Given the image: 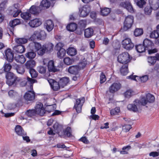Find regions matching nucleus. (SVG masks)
I'll return each mask as SVG.
<instances>
[{"label": "nucleus", "mask_w": 159, "mask_h": 159, "mask_svg": "<svg viewBox=\"0 0 159 159\" xmlns=\"http://www.w3.org/2000/svg\"><path fill=\"white\" fill-rule=\"evenodd\" d=\"M155 97L152 94L148 93L146 95V97H141L139 99H136L133 102V104L128 105L127 108L134 112L139 111L142 110V106H145L148 103H152L155 101Z\"/></svg>", "instance_id": "1"}, {"label": "nucleus", "mask_w": 159, "mask_h": 159, "mask_svg": "<svg viewBox=\"0 0 159 159\" xmlns=\"http://www.w3.org/2000/svg\"><path fill=\"white\" fill-rule=\"evenodd\" d=\"M27 80L28 83L30 84V88H26L28 91L25 93L24 98L27 102H31L34 100L35 98V93L33 90V84L37 82V81L29 77L27 78Z\"/></svg>", "instance_id": "2"}, {"label": "nucleus", "mask_w": 159, "mask_h": 159, "mask_svg": "<svg viewBox=\"0 0 159 159\" xmlns=\"http://www.w3.org/2000/svg\"><path fill=\"white\" fill-rule=\"evenodd\" d=\"M46 37L45 32L43 30L35 31L30 37V39L31 40H34L36 39L43 40Z\"/></svg>", "instance_id": "3"}, {"label": "nucleus", "mask_w": 159, "mask_h": 159, "mask_svg": "<svg viewBox=\"0 0 159 159\" xmlns=\"http://www.w3.org/2000/svg\"><path fill=\"white\" fill-rule=\"evenodd\" d=\"M131 59V57L130 56L128 53L124 52L119 55L117 60L120 63L127 64V63L130 61Z\"/></svg>", "instance_id": "4"}, {"label": "nucleus", "mask_w": 159, "mask_h": 159, "mask_svg": "<svg viewBox=\"0 0 159 159\" xmlns=\"http://www.w3.org/2000/svg\"><path fill=\"white\" fill-rule=\"evenodd\" d=\"M143 45L146 50L148 51L149 54L155 53L157 51V49H152L153 44L151 41L148 39H145L144 40Z\"/></svg>", "instance_id": "5"}, {"label": "nucleus", "mask_w": 159, "mask_h": 159, "mask_svg": "<svg viewBox=\"0 0 159 159\" xmlns=\"http://www.w3.org/2000/svg\"><path fill=\"white\" fill-rule=\"evenodd\" d=\"M54 45L51 43H48L43 45L42 49L38 52V55L41 56L43 55L45 52L50 53L53 50Z\"/></svg>", "instance_id": "6"}, {"label": "nucleus", "mask_w": 159, "mask_h": 159, "mask_svg": "<svg viewBox=\"0 0 159 159\" xmlns=\"http://www.w3.org/2000/svg\"><path fill=\"white\" fill-rule=\"evenodd\" d=\"M91 11V7L88 5H84L79 8V15L80 17L84 18L88 16Z\"/></svg>", "instance_id": "7"}, {"label": "nucleus", "mask_w": 159, "mask_h": 159, "mask_svg": "<svg viewBox=\"0 0 159 159\" xmlns=\"http://www.w3.org/2000/svg\"><path fill=\"white\" fill-rule=\"evenodd\" d=\"M134 22V17L132 16H128L126 17L124 22L123 29L126 31L130 28Z\"/></svg>", "instance_id": "8"}, {"label": "nucleus", "mask_w": 159, "mask_h": 159, "mask_svg": "<svg viewBox=\"0 0 159 159\" xmlns=\"http://www.w3.org/2000/svg\"><path fill=\"white\" fill-rule=\"evenodd\" d=\"M85 101L84 98H80L77 99L76 100L75 103V104L74 108H75L78 113L81 112L82 107Z\"/></svg>", "instance_id": "9"}, {"label": "nucleus", "mask_w": 159, "mask_h": 159, "mask_svg": "<svg viewBox=\"0 0 159 159\" xmlns=\"http://www.w3.org/2000/svg\"><path fill=\"white\" fill-rule=\"evenodd\" d=\"M122 44L123 47L127 50H131L134 46V44L129 38H127L123 40L122 42Z\"/></svg>", "instance_id": "10"}, {"label": "nucleus", "mask_w": 159, "mask_h": 159, "mask_svg": "<svg viewBox=\"0 0 159 159\" xmlns=\"http://www.w3.org/2000/svg\"><path fill=\"white\" fill-rule=\"evenodd\" d=\"M35 111L37 115L43 116L45 113V110L43 107V104L40 103H37L35 107Z\"/></svg>", "instance_id": "11"}, {"label": "nucleus", "mask_w": 159, "mask_h": 159, "mask_svg": "<svg viewBox=\"0 0 159 159\" xmlns=\"http://www.w3.org/2000/svg\"><path fill=\"white\" fill-rule=\"evenodd\" d=\"M120 6L121 7L126 8L129 12L131 13L134 12V10L131 4L128 1L122 2L120 3Z\"/></svg>", "instance_id": "12"}, {"label": "nucleus", "mask_w": 159, "mask_h": 159, "mask_svg": "<svg viewBox=\"0 0 159 159\" xmlns=\"http://www.w3.org/2000/svg\"><path fill=\"white\" fill-rule=\"evenodd\" d=\"M20 23V21L19 19H15L10 21L8 28L10 30V31L13 33L14 27L19 25Z\"/></svg>", "instance_id": "13"}, {"label": "nucleus", "mask_w": 159, "mask_h": 159, "mask_svg": "<svg viewBox=\"0 0 159 159\" xmlns=\"http://www.w3.org/2000/svg\"><path fill=\"white\" fill-rule=\"evenodd\" d=\"M48 81L54 91H57L61 88L59 82H58L54 80L49 79L48 80Z\"/></svg>", "instance_id": "14"}, {"label": "nucleus", "mask_w": 159, "mask_h": 159, "mask_svg": "<svg viewBox=\"0 0 159 159\" xmlns=\"http://www.w3.org/2000/svg\"><path fill=\"white\" fill-rule=\"evenodd\" d=\"M30 48L33 50H35L37 51L38 54L39 52L42 49V47L41 44L39 43L36 42H32L29 45Z\"/></svg>", "instance_id": "15"}, {"label": "nucleus", "mask_w": 159, "mask_h": 159, "mask_svg": "<svg viewBox=\"0 0 159 159\" xmlns=\"http://www.w3.org/2000/svg\"><path fill=\"white\" fill-rule=\"evenodd\" d=\"M127 79H130L132 80L137 81V79H139L142 82H146L148 79V75H144L141 77H139L136 75H130L126 77Z\"/></svg>", "instance_id": "16"}, {"label": "nucleus", "mask_w": 159, "mask_h": 159, "mask_svg": "<svg viewBox=\"0 0 159 159\" xmlns=\"http://www.w3.org/2000/svg\"><path fill=\"white\" fill-rule=\"evenodd\" d=\"M157 60H159V54H157L156 57H149L147 58L148 62L150 66H153Z\"/></svg>", "instance_id": "17"}, {"label": "nucleus", "mask_w": 159, "mask_h": 159, "mask_svg": "<svg viewBox=\"0 0 159 159\" xmlns=\"http://www.w3.org/2000/svg\"><path fill=\"white\" fill-rule=\"evenodd\" d=\"M29 24L30 26L33 28L39 26L41 24V21L38 19H35L30 21Z\"/></svg>", "instance_id": "18"}, {"label": "nucleus", "mask_w": 159, "mask_h": 159, "mask_svg": "<svg viewBox=\"0 0 159 159\" xmlns=\"http://www.w3.org/2000/svg\"><path fill=\"white\" fill-rule=\"evenodd\" d=\"M5 55L7 61L9 62H12L13 59L14 55L11 50L10 49H7L6 51Z\"/></svg>", "instance_id": "19"}, {"label": "nucleus", "mask_w": 159, "mask_h": 159, "mask_svg": "<svg viewBox=\"0 0 159 159\" xmlns=\"http://www.w3.org/2000/svg\"><path fill=\"white\" fill-rule=\"evenodd\" d=\"M18 7V4L14 5V7H13L12 9L11 10V14L12 15L13 17H16L21 12V11L17 8Z\"/></svg>", "instance_id": "20"}, {"label": "nucleus", "mask_w": 159, "mask_h": 159, "mask_svg": "<svg viewBox=\"0 0 159 159\" xmlns=\"http://www.w3.org/2000/svg\"><path fill=\"white\" fill-rule=\"evenodd\" d=\"M79 69V67L77 65L71 66L68 68V71L71 74L76 75L78 74L80 71Z\"/></svg>", "instance_id": "21"}, {"label": "nucleus", "mask_w": 159, "mask_h": 159, "mask_svg": "<svg viewBox=\"0 0 159 159\" xmlns=\"http://www.w3.org/2000/svg\"><path fill=\"white\" fill-rule=\"evenodd\" d=\"M44 25L47 30L48 32L51 31L54 27V24L52 20H47L45 23Z\"/></svg>", "instance_id": "22"}, {"label": "nucleus", "mask_w": 159, "mask_h": 159, "mask_svg": "<svg viewBox=\"0 0 159 159\" xmlns=\"http://www.w3.org/2000/svg\"><path fill=\"white\" fill-rule=\"evenodd\" d=\"M48 67L50 72H55L57 71V69L54 66V61L52 60L48 62Z\"/></svg>", "instance_id": "23"}, {"label": "nucleus", "mask_w": 159, "mask_h": 159, "mask_svg": "<svg viewBox=\"0 0 159 159\" xmlns=\"http://www.w3.org/2000/svg\"><path fill=\"white\" fill-rule=\"evenodd\" d=\"M121 85L119 83H114L110 87V92H113L117 91L121 88Z\"/></svg>", "instance_id": "24"}, {"label": "nucleus", "mask_w": 159, "mask_h": 159, "mask_svg": "<svg viewBox=\"0 0 159 159\" xmlns=\"http://www.w3.org/2000/svg\"><path fill=\"white\" fill-rule=\"evenodd\" d=\"M14 51L17 53H22L25 50V48L24 46L18 45L15 46L13 47Z\"/></svg>", "instance_id": "25"}, {"label": "nucleus", "mask_w": 159, "mask_h": 159, "mask_svg": "<svg viewBox=\"0 0 159 159\" xmlns=\"http://www.w3.org/2000/svg\"><path fill=\"white\" fill-rule=\"evenodd\" d=\"M41 9L39 7H36L33 5L29 9L30 12L34 15H36L39 13Z\"/></svg>", "instance_id": "26"}, {"label": "nucleus", "mask_w": 159, "mask_h": 159, "mask_svg": "<svg viewBox=\"0 0 159 159\" xmlns=\"http://www.w3.org/2000/svg\"><path fill=\"white\" fill-rule=\"evenodd\" d=\"M15 130L16 133L19 136L26 135V134L21 127L20 125H17L15 128Z\"/></svg>", "instance_id": "27"}, {"label": "nucleus", "mask_w": 159, "mask_h": 159, "mask_svg": "<svg viewBox=\"0 0 159 159\" xmlns=\"http://www.w3.org/2000/svg\"><path fill=\"white\" fill-rule=\"evenodd\" d=\"M120 72L121 75H125L128 73V65L125 64L120 69Z\"/></svg>", "instance_id": "28"}, {"label": "nucleus", "mask_w": 159, "mask_h": 159, "mask_svg": "<svg viewBox=\"0 0 159 159\" xmlns=\"http://www.w3.org/2000/svg\"><path fill=\"white\" fill-rule=\"evenodd\" d=\"M93 30L90 28H88L84 30V36L85 37L89 38L91 37L93 34Z\"/></svg>", "instance_id": "29"}, {"label": "nucleus", "mask_w": 159, "mask_h": 159, "mask_svg": "<svg viewBox=\"0 0 159 159\" xmlns=\"http://www.w3.org/2000/svg\"><path fill=\"white\" fill-rule=\"evenodd\" d=\"M36 65V62L34 60H30L27 61L25 64V66L28 69H31L34 67Z\"/></svg>", "instance_id": "30"}, {"label": "nucleus", "mask_w": 159, "mask_h": 159, "mask_svg": "<svg viewBox=\"0 0 159 159\" xmlns=\"http://www.w3.org/2000/svg\"><path fill=\"white\" fill-rule=\"evenodd\" d=\"M15 60L18 63H24L26 61V59L23 55L18 56L15 57Z\"/></svg>", "instance_id": "31"}, {"label": "nucleus", "mask_w": 159, "mask_h": 159, "mask_svg": "<svg viewBox=\"0 0 159 159\" xmlns=\"http://www.w3.org/2000/svg\"><path fill=\"white\" fill-rule=\"evenodd\" d=\"M64 135H66L68 137H70L71 136V130L70 127H67L65 130H63L62 132H61L60 134L59 135L62 137Z\"/></svg>", "instance_id": "32"}, {"label": "nucleus", "mask_w": 159, "mask_h": 159, "mask_svg": "<svg viewBox=\"0 0 159 159\" xmlns=\"http://www.w3.org/2000/svg\"><path fill=\"white\" fill-rule=\"evenodd\" d=\"M66 52L68 54L72 56L75 55L77 53L76 50L73 47L69 48L67 49Z\"/></svg>", "instance_id": "33"}, {"label": "nucleus", "mask_w": 159, "mask_h": 159, "mask_svg": "<svg viewBox=\"0 0 159 159\" xmlns=\"http://www.w3.org/2000/svg\"><path fill=\"white\" fill-rule=\"evenodd\" d=\"M53 128L55 130L56 133H58L59 135L60 134V133L62 129L61 125H59L58 123H55L53 126Z\"/></svg>", "instance_id": "34"}, {"label": "nucleus", "mask_w": 159, "mask_h": 159, "mask_svg": "<svg viewBox=\"0 0 159 159\" xmlns=\"http://www.w3.org/2000/svg\"><path fill=\"white\" fill-rule=\"evenodd\" d=\"M69 82V79L64 77L61 79L59 81L60 85L61 88H63L66 86Z\"/></svg>", "instance_id": "35"}, {"label": "nucleus", "mask_w": 159, "mask_h": 159, "mask_svg": "<svg viewBox=\"0 0 159 159\" xmlns=\"http://www.w3.org/2000/svg\"><path fill=\"white\" fill-rule=\"evenodd\" d=\"M77 28V25L75 23H71L66 26V29L71 32L74 31Z\"/></svg>", "instance_id": "36"}, {"label": "nucleus", "mask_w": 159, "mask_h": 159, "mask_svg": "<svg viewBox=\"0 0 159 159\" xmlns=\"http://www.w3.org/2000/svg\"><path fill=\"white\" fill-rule=\"evenodd\" d=\"M6 77L7 79V84H10V79L15 77H17L13 73L11 72L7 73L6 75Z\"/></svg>", "instance_id": "37"}, {"label": "nucleus", "mask_w": 159, "mask_h": 159, "mask_svg": "<svg viewBox=\"0 0 159 159\" xmlns=\"http://www.w3.org/2000/svg\"><path fill=\"white\" fill-rule=\"evenodd\" d=\"M20 81V79L19 77H15L10 79V84H7L9 86L16 85L19 81Z\"/></svg>", "instance_id": "38"}, {"label": "nucleus", "mask_w": 159, "mask_h": 159, "mask_svg": "<svg viewBox=\"0 0 159 159\" xmlns=\"http://www.w3.org/2000/svg\"><path fill=\"white\" fill-rule=\"evenodd\" d=\"M28 40L25 38H16L15 39L16 42L18 44L21 45L27 43Z\"/></svg>", "instance_id": "39"}, {"label": "nucleus", "mask_w": 159, "mask_h": 159, "mask_svg": "<svg viewBox=\"0 0 159 159\" xmlns=\"http://www.w3.org/2000/svg\"><path fill=\"white\" fill-rule=\"evenodd\" d=\"M135 93L132 89H129L126 90L124 93L125 96L127 98H129L134 95Z\"/></svg>", "instance_id": "40"}, {"label": "nucleus", "mask_w": 159, "mask_h": 159, "mask_svg": "<svg viewBox=\"0 0 159 159\" xmlns=\"http://www.w3.org/2000/svg\"><path fill=\"white\" fill-rule=\"evenodd\" d=\"M137 51L139 53L144 52L146 50L144 46L142 44H139L135 46Z\"/></svg>", "instance_id": "41"}, {"label": "nucleus", "mask_w": 159, "mask_h": 159, "mask_svg": "<svg viewBox=\"0 0 159 159\" xmlns=\"http://www.w3.org/2000/svg\"><path fill=\"white\" fill-rule=\"evenodd\" d=\"M100 13L103 16H106L108 15L109 13V8L104 7L101 8Z\"/></svg>", "instance_id": "42"}, {"label": "nucleus", "mask_w": 159, "mask_h": 159, "mask_svg": "<svg viewBox=\"0 0 159 159\" xmlns=\"http://www.w3.org/2000/svg\"><path fill=\"white\" fill-rule=\"evenodd\" d=\"M16 69L18 74L21 75L23 74L25 72L24 67L22 66H17Z\"/></svg>", "instance_id": "43"}, {"label": "nucleus", "mask_w": 159, "mask_h": 159, "mask_svg": "<svg viewBox=\"0 0 159 159\" xmlns=\"http://www.w3.org/2000/svg\"><path fill=\"white\" fill-rule=\"evenodd\" d=\"M25 114L26 116L30 117H32L37 115L34 109L28 110Z\"/></svg>", "instance_id": "44"}, {"label": "nucleus", "mask_w": 159, "mask_h": 159, "mask_svg": "<svg viewBox=\"0 0 159 159\" xmlns=\"http://www.w3.org/2000/svg\"><path fill=\"white\" fill-rule=\"evenodd\" d=\"M50 5V2L47 0H43L41 2L40 6L46 8H48Z\"/></svg>", "instance_id": "45"}, {"label": "nucleus", "mask_w": 159, "mask_h": 159, "mask_svg": "<svg viewBox=\"0 0 159 159\" xmlns=\"http://www.w3.org/2000/svg\"><path fill=\"white\" fill-rule=\"evenodd\" d=\"M151 7L154 10H156L159 7V0H153Z\"/></svg>", "instance_id": "46"}, {"label": "nucleus", "mask_w": 159, "mask_h": 159, "mask_svg": "<svg viewBox=\"0 0 159 159\" xmlns=\"http://www.w3.org/2000/svg\"><path fill=\"white\" fill-rule=\"evenodd\" d=\"M20 16L21 18L25 20H29L31 17V14L28 12L22 13Z\"/></svg>", "instance_id": "47"}, {"label": "nucleus", "mask_w": 159, "mask_h": 159, "mask_svg": "<svg viewBox=\"0 0 159 159\" xmlns=\"http://www.w3.org/2000/svg\"><path fill=\"white\" fill-rule=\"evenodd\" d=\"M25 56L29 59H32L35 58L36 56V54L33 51H31L26 53Z\"/></svg>", "instance_id": "48"}, {"label": "nucleus", "mask_w": 159, "mask_h": 159, "mask_svg": "<svg viewBox=\"0 0 159 159\" xmlns=\"http://www.w3.org/2000/svg\"><path fill=\"white\" fill-rule=\"evenodd\" d=\"M152 10V8L151 6H147L144 8V13L146 15H150L151 14Z\"/></svg>", "instance_id": "49"}, {"label": "nucleus", "mask_w": 159, "mask_h": 159, "mask_svg": "<svg viewBox=\"0 0 159 159\" xmlns=\"http://www.w3.org/2000/svg\"><path fill=\"white\" fill-rule=\"evenodd\" d=\"M143 33V30L141 28H136L134 32V34L136 37L140 36Z\"/></svg>", "instance_id": "50"}, {"label": "nucleus", "mask_w": 159, "mask_h": 159, "mask_svg": "<svg viewBox=\"0 0 159 159\" xmlns=\"http://www.w3.org/2000/svg\"><path fill=\"white\" fill-rule=\"evenodd\" d=\"M66 50L65 49H61L57 53L58 57L60 58H62L66 54Z\"/></svg>", "instance_id": "51"}, {"label": "nucleus", "mask_w": 159, "mask_h": 159, "mask_svg": "<svg viewBox=\"0 0 159 159\" xmlns=\"http://www.w3.org/2000/svg\"><path fill=\"white\" fill-rule=\"evenodd\" d=\"M159 36V34L157 31L154 30L152 31L150 34V37L151 38L157 39Z\"/></svg>", "instance_id": "52"}, {"label": "nucleus", "mask_w": 159, "mask_h": 159, "mask_svg": "<svg viewBox=\"0 0 159 159\" xmlns=\"http://www.w3.org/2000/svg\"><path fill=\"white\" fill-rule=\"evenodd\" d=\"M131 148V146L128 145L122 148V150L120 151V153L122 154H126L128 153V151Z\"/></svg>", "instance_id": "53"}, {"label": "nucleus", "mask_w": 159, "mask_h": 159, "mask_svg": "<svg viewBox=\"0 0 159 159\" xmlns=\"http://www.w3.org/2000/svg\"><path fill=\"white\" fill-rule=\"evenodd\" d=\"M64 62L65 64L69 65L71 64L74 62V61L69 57H67L64 59Z\"/></svg>", "instance_id": "54"}, {"label": "nucleus", "mask_w": 159, "mask_h": 159, "mask_svg": "<svg viewBox=\"0 0 159 159\" xmlns=\"http://www.w3.org/2000/svg\"><path fill=\"white\" fill-rule=\"evenodd\" d=\"M29 72L31 76L33 78H35L38 76V73L33 69H31L30 70Z\"/></svg>", "instance_id": "55"}, {"label": "nucleus", "mask_w": 159, "mask_h": 159, "mask_svg": "<svg viewBox=\"0 0 159 159\" xmlns=\"http://www.w3.org/2000/svg\"><path fill=\"white\" fill-rule=\"evenodd\" d=\"M37 70L40 73L44 74L46 72V68L43 66H39L37 67Z\"/></svg>", "instance_id": "56"}, {"label": "nucleus", "mask_w": 159, "mask_h": 159, "mask_svg": "<svg viewBox=\"0 0 159 159\" xmlns=\"http://www.w3.org/2000/svg\"><path fill=\"white\" fill-rule=\"evenodd\" d=\"M9 96L11 98H14L18 96L17 92L13 90H11L8 93Z\"/></svg>", "instance_id": "57"}, {"label": "nucleus", "mask_w": 159, "mask_h": 159, "mask_svg": "<svg viewBox=\"0 0 159 159\" xmlns=\"http://www.w3.org/2000/svg\"><path fill=\"white\" fill-rule=\"evenodd\" d=\"M28 77H27V78ZM27 81L25 80H24L21 81V79H20V86H21L22 87H24V86H25L26 85L27 86L26 87V88L27 87L30 88V84H29V83H28V80L27 79Z\"/></svg>", "instance_id": "58"}, {"label": "nucleus", "mask_w": 159, "mask_h": 159, "mask_svg": "<svg viewBox=\"0 0 159 159\" xmlns=\"http://www.w3.org/2000/svg\"><path fill=\"white\" fill-rule=\"evenodd\" d=\"M120 111V108L119 107H116L115 109L111 110L110 111V113L112 115H116L118 114Z\"/></svg>", "instance_id": "59"}, {"label": "nucleus", "mask_w": 159, "mask_h": 159, "mask_svg": "<svg viewBox=\"0 0 159 159\" xmlns=\"http://www.w3.org/2000/svg\"><path fill=\"white\" fill-rule=\"evenodd\" d=\"M64 44L61 42H59L57 43L55 47V50L59 51L61 50V49H64L62 48Z\"/></svg>", "instance_id": "60"}, {"label": "nucleus", "mask_w": 159, "mask_h": 159, "mask_svg": "<svg viewBox=\"0 0 159 159\" xmlns=\"http://www.w3.org/2000/svg\"><path fill=\"white\" fill-rule=\"evenodd\" d=\"M4 70L6 72L9 71L11 68V66L9 64H5L4 66Z\"/></svg>", "instance_id": "61"}, {"label": "nucleus", "mask_w": 159, "mask_h": 159, "mask_svg": "<svg viewBox=\"0 0 159 159\" xmlns=\"http://www.w3.org/2000/svg\"><path fill=\"white\" fill-rule=\"evenodd\" d=\"M154 74L157 77H159V65H157L154 67Z\"/></svg>", "instance_id": "62"}, {"label": "nucleus", "mask_w": 159, "mask_h": 159, "mask_svg": "<svg viewBox=\"0 0 159 159\" xmlns=\"http://www.w3.org/2000/svg\"><path fill=\"white\" fill-rule=\"evenodd\" d=\"M131 126L130 125H125L123 126L122 130L124 132H127L131 129Z\"/></svg>", "instance_id": "63"}, {"label": "nucleus", "mask_w": 159, "mask_h": 159, "mask_svg": "<svg viewBox=\"0 0 159 159\" xmlns=\"http://www.w3.org/2000/svg\"><path fill=\"white\" fill-rule=\"evenodd\" d=\"M146 0H140V1H138L137 3V5L140 8L142 7L143 5L145 4Z\"/></svg>", "instance_id": "64"}]
</instances>
